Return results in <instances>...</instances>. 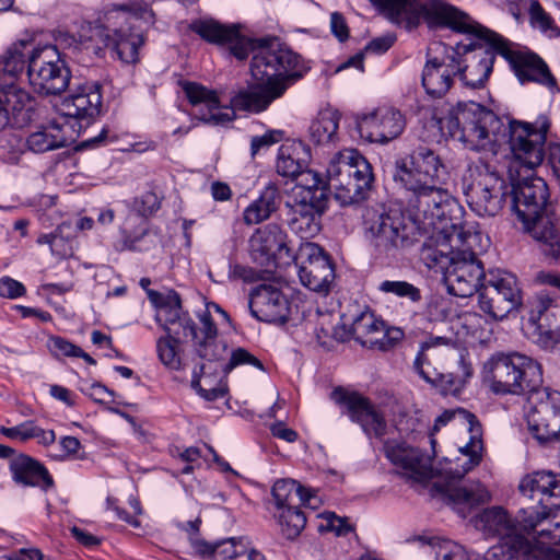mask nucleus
<instances>
[{"label":"nucleus","instance_id":"obj_1","mask_svg":"<svg viewBox=\"0 0 560 560\" xmlns=\"http://www.w3.org/2000/svg\"><path fill=\"white\" fill-rule=\"evenodd\" d=\"M190 30L206 42L228 48L237 59H245L254 51L250 73L256 84L241 90L232 100L235 110L260 113L288 89L289 80L299 75L295 68L299 57L279 39H262L258 47L240 32L237 24H222L213 19L194 21Z\"/></svg>","mask_w":560,"mask_h":560},{"label":"nucleus","instance_id":"obj_2","mask_svg":"<svg viewBox=\"0 0 560 560\" xmlns=\"http://www.w3.org/2000/svg\"><path fill=\"white\" fill-rule=\"evenodd\" d=\"M442 170L439 155L425 148L395 160L393 178L402 190L401 202L418 230H446L447 221L459 208L456 199L439 186Z\"/></svg>","mask_w":560,"mask_h":560},{"label":"nucleus","instance_id":"obj_3","mask_svg":"<svg viewBox=\"0 0 560 560\" xmlns=\"http://www.w3.org/2000/svg\"><path fill=\"white\" fill-rule=\"evenodd\" d=\"M549 128L550 120L545 115L538 116L534 122L511 119L505 125L493 112L476 102L459 103L455 115L440 120L442 137L452 140H528L529 137L546 140Z\"/></svg>","mask_w":560,"mask_h":560},{"label":"nucleus","instance_id":"obj_4","mask_svg":"<svg viewBox=\"0 0 560 560\" xmlns=\"http://www.w3.org/2000/svg\"><path fill=\"white\" fill-rule=\"evenodd\" d=\"M512 209L523 225L540 244L541 253L551 259L560 256L558 230L546 206L549 189L541 177H526L512 184Z\"/></svg>","mask_w":560,"mask_h":560},{"label":"nucleus","instance_id":"obj_5","mask_svg":"<svg viewBox=\"0 0 560 560\" xmlns=\"http://www.w3.org/2000/svg\"><path fill=\"white\" fill-rule=\"evenodd\" d=\"M447 241L452 248L448 265L444 271L447 292L458 298L471 296L478 292L487 275L477 252L483 249L482 233L468 224L451 223Z\"/></svg>","mask_w":560,"mask_h":560},{"label":"nucleus","instance_id":"obj_6","mask_svg":"<svg viewBox=\"0 0 560 560\" xmlns=\"http://www.w3.org/2000/svg\"><path fill=\"white\" fill-rule=\"evenodd\" d=\"M483 381L497 395L527 396L542 385L541 365L518 352L493 354L483 365Z\"/></svg>","mask_w":560,"mask_h":560},{"label":"nucleus","instance_id":"obj_7","mask_svg":"<svg viewBox=\"0 0 560 560\" xmlns=\"http://www.w3.org/2000/svg\"><path fill=\"white\" fill-rule=\"evenodd\" d=\"M326 174L327 185L342 206L364 200L374 180L372 165L354 149L336 153L328 163Z\"/></svg>","mask_w":560,"mask_h":560},{"label":"nucleus","instance_id":"obj_8","mask_svg":"<svg viewBox=\"0 0 560 560\" xmlns=\"http://www.w3.org/2000/svg\"><path fill=\"white\" fill-rule=\"evenodd\" d=\"M102 95L97 83H86L61 103V115L43 127L44 140H75L100 113Z\"/></svg>","mask_w":560,"mask_h":560},{"label":"nucleus","instance_id":"obj_9","mask_svg":"<svg viewBox=\"0 0 560 560\" xmlns=\"http://www.w3.org/2000/svg\"><path fill=\"white\" fill-rule=\"evenodd\" d=\"M381 10L389 20L400 22L408 20L415 23L423 15L435 25L448 26L455 31L469 30L470 18L456 8L441 0H433L422 4L419 0H369Z\"/></svg>","mask_w":560,"mask_h":560},{"label":"nucleus","instance_id":"obj_10","mask_svg":"<svg viewBox=\"0 0 560 560\" xmlns=\"http://www.w3.org/2000/svg\"><path fill=\"white\" fill-rule=\"evenodd\" d=\"M363 224L370 243L382 253L408 245L417 229L400 209H387L383 205L366 208Z\"/></svg>","mask_w":560,"mask_h":560},{"label":"nucleus","instance_id":"obj_11","mask_svg":"<svg viewBox=\"0 0 560 560\" xmlns=\"http://www.w3.org/2000/svg\"><path fill=\"white\" fill-rule=\"evenodd\" d=\"M463 191L469 208L479 217L497 215L509 194V186L495 168L480 165L469 170L463 179Z\"/></svg>","mask_w":560,"mask_h":560},{"label":"nucleus","instance_id":"obj_12","mask_svg":"<svg viewBox=\"0 0 560 560\" xmlns=\"http://www.w3.org/2000/svg\"><path fill=\"white\" fill-rule=\"evenodd\" d=\"M522 304L516 277L505 270H491L478 290V305L489 318L501 320Z\"/></svg>","mask_w":560,"mask_h":560},{"label":"nucleus","instance_id":"obj_13","mask_svg":"<svg viewBox=\"0 0 560 560\" xmlns=\"http://www.w3.org/2000/svg\"><path fill=\"white\" fill-rule=\"evenodd\" d=\"M28 81L43 95H58L66 91L70 71L55 46L37 47L30 56Z\"/></svg>","mask_w":560,"mask_h":560},{"label":"nucleus","instance_id":"obj_14","mask_svg":"<svg viewBox=\"0 0 560 560\" xmlns=\"http://www.w3.org/2000/svg\"><path fill=\"white\" fill-rule=\"evenodd\" d=\"M470 28L460 31L476 35L479 39L486 40L492 48L497 49L511 63L518 80L524 83L535 81L541 84L553 86L555 79L548 70L547 65L536 55L511 50L503 38L488 28L482 27L470 19Z\"/></svg>","mask_w":560,"mask_h":560},{"label":"nucleus","instance_id":"obj_15","mask_svg":"<svg viewBox=\"0 0 560 560\" xmlns=\"http://www.w3.org/2000/svg\"><path fill=\"white\" fill-rule=\"evenodd\" d=\"M526 419L528 429L540 443L560 435V393L548 387H537L527 396Z\"/></svg>","mask_w":560,"mask_h":560},{"label":"nucleus","instance_id":"obj_16","mask_svg":"<svg viewBox=\"0 0 560 560\" xmlns=\"http://www.w3.org/2000/svg\"><path fill=\"white\" fill-rule=\"evenodd\" d=\"M460 48L433 43L427 51V61L422 71V85L433 97L444 96L451 89L458 72Z\"/></svg>","mask_w":560,"mask_h":560},{"label":"nucleus","instance_id":"obj_17","mask_svg":"<svg viewBox=\"0 0 560 560\" xmlns=\"http://www.w3.org/2000/svg\"><path fill=\"white\" fill-rule=\"evenodd\" d=\"M148 296L156 308L155 320L165 331V336L180 341L187 338L194 341L197 338L199 328L189 314L183 310L177 292L149 290Z\"/></svg>","mask_w":560,"mask_h":560},{"label":"nucleus","instance_id":"obj_18","mask_svg":"<svg viewBox=\"0 0 560 560\" xmlns=\"http://www.w3.org/2000/svg\"><path fill=\"white\" fill-rule=\"evenodd\" d=\"M546 142H488L497 164L506 168L514 182L522 171H533L544 162Z\"/></svg>","mask_w":560,"mask_h":560},{"label":"nucleus","instance_id":"obj_19","mask_svg":"<svg viewBox=\"0 0 560 560\" xmlns=\"http://www.w3.org/2000/svg\"><path fill=\"white\" fill-rule=\"evenodd\" d=\"M520 523L535 548L533 557L547 546L560 545V509H540L528 505L520 511Z\"/></svg>","mask_w":560,"mask_h":560},{"label":"nucleus","instance_id":"obj_20","mask_svg":"<svg viewBox=\"0 0 560 560\" xmlns=\"http://www.w3.org/2000/svg\"><path fill=\"white\" fill-rule=\"evenodd\" d=\"M183 92L192 107V116L213 127L225 126L234 119L233 109L221 104L219 94L197 82H183Z\"/></svg>","mask_w":560,"mask_h":560},{"label":"nucleus","instance_id":"obj_21","mask_svg":"<svg viewBox=\"0 0 560 560\" xmlns=\"http://www.w3.org/2000/svg\"><path fill=\"white\" fill-rule=\"evenodd\" d=\"M405 126V118L399 110L382 107L358 118L348 136L360 140H395L402 133Z\"/></svg>","mask_w":560,"mask_h":560},{"label":"nucleus","instance_id":"obj_22","mask_svg":"<svg viewBox=\"0 0 560 560\" xmlns=\"http://www.w3.org/2000/svg\"><path fill=\"white\" fill-rule=\"evenodd\" d=\"M527 331L536 345L542 349H560V302L549 298L540 299L532 310Z\"/></svg>","mask_w":560,"mask_h":560},{"label":"nucleus","instance_id":"obj_23","mask_svg":"<svg viewBox=\"0 0 560 560\" xmlns=\"http://www.w3.org/2000/svg\"><path fill=\"white\" fill-rule=\"evenodd\" d=\"M386 457L399 472L416 481H424L440 475L432 466L430 456L406 442L388 441L384 445Z\"/></svg>","mask_w":560,"mask_h":560},{"label":"nucleus","instance_id":"obj_24","mask_svg":"<svg viewBox=\"0 0 560 560\" xmlns=\"http://www.w3.org/2000/svg\"><path fill=\"white\" fill-rule=\"evenodd\" d=\"M126 7L127 21L119 20L118 30L114 32L110 47L118 58L126 63L138 61V49L144 43L142 33L132 23L138 16L147 19L152 16L148 5L143 2H132Z\"/></svg>","mask_w":560,"mask_h":560},{"label":"nucleus","instance_id":"obj_25","mask_svg":"<svg viewBox=\"0 0 560 560\" xmlns=\"http://www.w3.org/2000/svg\"><path fill=\"white\" fill-rule=\"evenodd\" d=\"M331 398L347 408L350 419L358 422L369 436L382 438L385 434L386 421L369 399L341 387L332 390Z\"/></svg>","mask_w":560,"mask_h":560},{"label":"nucleus","instance_id":"obj_26","mask_svg":"<svg viewBox=\"0 0 560 560\" xmlns=\"http://www.w3.org/2000/svg\"><path fill=\"white\" fill-rule=\"evenodd\" d=\"M298 275L301 283L315 292L327 291L334 279V268L322 247L305 244L300 252Z\"/></svg>","mask_w":560,"mask_h":560},{"label":"nucleus","instance_id":"obj_27","mask_svg":"<svg viewBox=\"0 0 560 560\" xmlns=\"http://www.w3.org/2000/svg\"><path fill=\"white\" fill-rule=\"evenodd\" d=\"M518 490L536 510L560 509V475L535 471L522 478Z\"/></svg>","mask_w":560,"mask_h":560},{"label":"nucleus","instance_id":"obj_28","mask_svg":"<svg viewBox=\"0 0 560 560\" xmlns=\"http://www.w3.org/2000/svg\"><path fill=\"white\" fill-rule=\"evenodd\" d=\"M452 355L454 357V354ZM455 357H457V369L455 371L446 373L439 372L438 369H433L432 372L423 371L422 363L425 358L422 353L415 358L412 369L425 383L439 389L441 394L457 396L472 376V368L458 350Z\"/></svg>","mask_w":560,"mask_h":560},{"label":"nucleus","instance_id":"obj_29","mask_svg":"<svg viewBox=\"0 0 560 560\" xmlns=\"http://www.w3.org/2000/svg\"><path fill=\"white\" fill-rule=\"evenodd\" d=\"M469 434L468 441L458 447V456L454 459H445L444 467L438 471L445 475L447 480L462 479L467 472L477 467L482 459V429L475 418L471 425L464 427Z\"/></svg>","mask_w":560,"mask_h":560},{"label":"nucleus","instance_id":"obj_30","mask_svg":"<svg viewBox=\"0 0 560 560\" xmlns=\"http://www.w3.org/2000/svg\"><path fill=\"white\" fill-rule=\"evenodd\" d=\"M119 20L127 21L126 7L107 11L103 19L95 23H82L79 28V40L82 48L100 55L104 48L110 47L114 32H119Z\"/></svg>","mask_w":560,"mask_h":560},{"label":"nucleus","instance_id":"obj_31","mask_svg":"<svg viewBox=\"0 0 560 560\" xmlns=\"http://www.w3.org/2000/svg\"><path fill=\"white\" fill-rule=\"evenodd\" d=\"M249 308L261 322L284 323L289 315V302L282 292L267 284H261L250 293Z\"/></svg>","mask_w":560,"mask_h":560},{"label":"nucleus","instance_id":"obj_32","mask_svg":"<svg viewBox=\"0 0 560 560\" xmlns=\"http://www.w3.org/2000/svg\"><path fill=\"white\" fill-rule=\"evenodd\" d=\"M328 201L293 200L287 203L288 224L301 238H311L320 231V219Z\"/></svg>","mask_w":560,"mask_h":560},{"label":"nucleus","instance_id":"obj_33","mask_svg":"<svg viewBox=\"0 0 560 560\" xmlns=\"http://www.w3.org/2000/svg\"><path fill=\"white\" fill-rule=\"evenodd\" d=\"M458 47L460 56L457 75L467 86L474 89L482 86L492 71L493 52L481 47L475 49H469L467 46Z\"/></svg>","mask_w":560,"mask_h":560},{"label":"nucleus","instance_id":"obj_34","mask_svg":"<svg viewBox=\"0 0 560 560\" xmlns=\"http://www.w3.org/2000/svg\"><path fill=\"white\" fill-rule=\"evenodd\" d=\"M475 527L490 536H498L499 542H515L516 538L529 539L525 537L520 523H515L509 513L501 506L486 509L475 520Z\"/></svg>","mask_w":560,"mask_h":560},{"label":"nucleus","instance_id":"obj_35","mask_svg":"<svg viewBox=\"0 0 560 560\" xmlns=\"http://www.w3.org/2000/svg\"><path fill=\"white\" fill-rule=\"evenodd\" d=\"M199 319V335L192 341L196 354L209 364L215 363L214 372L220 369V364L224 362L228 346L223 340L218 339V328L209 312L197 315Z\"/></svg>","mask_w":560,"mask_h":560},{"label":"nucleus","instance_id":"obj_36","mask_svg":"<svg viewBox=\"0 0 560 560\" xmlns=\"http://www.w3.org/2000/svg\"><path fill=\"white\" fill-rule=\"evenodd\" d=\"M253 250L273 258H291L288 247V235L277 224H267L258 229L250 237Z\"/></svg>","mask_w":560,"mask_h":560},{"label":"nucleus","instance_id":"obj_37","mask_svg":"<svg viewBox=\"0 0 560 560\" xmlns=\"http://www.w3.org/2000/svg\"><path fill=\"white\" fill-rule=\"evenodd\" d=\"M445 495L453 510L462 517H466L475 508L490 501V492L480 482L465 486H451L447 483Z\"/></svg>","mask_w":560,"mask_h":560},{"label":"nucleus","instance_id":"obj_38","mask_svg":"<svg viewBox=\"0 0 560 560\" xmlns=\"http://www.w3.org/2000/svg\"><path fill=\"white\" fill-rule=\"evenodd\" d=\"M0 112L4 114L5 126L13 118L16 122H25L30 119L33 108L31 95L21 88L8 85L0 90Z\"/></svg>","mask_w":560,"mask_h":560},{"label":"nucleus","instance_id":"obj_39","mask_svg":"<svg viewBox=\"0 0 560 560\" xmlns=\"http://www.w3.org/2000/svg\"><path fill=\"white\" fill-rule=\"evenodd\" d=\"M10 469L15 482L32 487H50L52 479L47 469L37 460L26 456L19 455L11 459Z\"/></svg>","mask_w":560,"mask_h":560},{"label":"nucleus","instance_id":"obj_40","mask_svg":"<svg viewBox=\"0 0 560 560\" xmlns=\"http://www.w3.org/2000/svg\"><path fill=\"white\" fill-rule=\"evenodd\" d=\"M311 156V149L306 142H292V145H282L277 160V172L281 176L294 178Z\"/></svg>","mask_w":560,"mask_h":560},{"label":"nucleus","instance_id":"obj_41","mask_svg":"<svg viewBox=\"0 0 560 560\" xmlns=\"http://www.w3.org/2000/svg\"><path fill=\"white\" fill-rule=\"evenodd\" d=\"M292 189L293 200L328 201L326 183L319 173L312 170H302L295 177Z\"/></svg>","mask_w":560,"mask_h":560},{"label":"nucleus","instance_id":"obj_42","mask_svg":"<svg viewBox=\"0 0 560 560\" xmlns=\"http://www.w3.org/2000/svg\"><path fill=\"white\" fill-rule=\"evenodd\" d=\"M410 541L424 546L434 555L435 560H471L470 555L463 546L448 539L417 536L410 539Z\"/></svg>","mask_w":560,"mask_h":560},{"label":"nucleus","instance_id":"obj_43","mask_svg":"<svg viewBox=\"0 0 560 560\" xmlns=\"http://www.w3.org/2000/svg\"><path fill=\"white\" fill-rule=\"evenodd\" d=\"M37 47L32 42L20 40L8 48L1 59L2 71L11 77L22 73L26 67L30 68V56Z\"/></svg>","mask_w":560,"mask_h":560},{"label":"nucleus","instance_id":"obj_44","mask_svg":"<svg viewBox=\"0 0 560 560\" xmlns=\"http://www.w3.org/2000/svg\"><path fill=\"white\" fill-rule=\"evenodd\" d=\"M340 117L337 109L330 107L322 109L308 127L310 137L313 140H332L338 136Z\"/></svg>","mask_w":560,"mask_h":560},{"label":"nucleus","instance_id":"obj_45","mask_svg":"<svg viewBox=\"0 0 560 560\" xmlns=\"http://www.w3.org/2000/svg\"><path fill=\"white\" fill-rule=\"evenodd\" d=\"M535 548L529 539L516 538L515 542H498L488 549L483 560H518L529 558Z\"/></svg>","mask_w":560,"mask_h":560},{"label":"nucleus","instance_id":"obj_46","mask_svg":"<svg viewBox=\"0 0 560 560\" xmlns=\"http://www.w3.org/2000/svg\"><path fill=\"white\" fill-rule=\"evenodd\" d=\"M271 493L278 510L295 506L296 501L306 502L310 500L305 490L295 480L291 479L276 481Z\"/></svg>","mask_w":560,"mask_h":560},{"label":"nucleus","instance_id":"obj_47","mask_svg":"<svg viewBox=\"0 0 560 560\" xmlns=\"http://www.w3.org/2000/svg\"><path fill=\"white\" fill-rule=\"evenodd\" d=\"M276 187H267L262 195L245 209V223L248 225L258 224L261 221L268 219L270 214L276 210Z\"/></svg>","mask_w":560,"mask_h":560},{"label":"nucleus","instance_id":"obj_48","mask_svg":"<svg viewBox=\"0 0 560 560\" xmlns=\"http://www.w3.org/2000/svg\"><path fill=\"white\" fill-rule=\"evenodd\" d=\"M384 330V322L376 319L369 311H360L352 315V332L354 339L362 346L368 347V340H373L378 332Z\"/></svg>","mask_w":560,"mask_h":560},{"label":"nucleus","instance_id":"obj_49","mask_svg":"<svg viewBox=\"0 0 560 560\" xmlns=\"http://www.w3.org/2000/svg\"><path fill=\"white\" fill-rule=\"evenodd\" d=\"M276 516L282 535L288 539L296 538L306 525V516L296 506L278 510Z\"/></svg>","mask_w":560,"mask_h":560},{"label":"nucleus","instance_id":"obj_50","mask_svg":"<svg viewBox=\"0 0 560 560\" xmlns=\"http://www.w3.org/2000/svg\"><path fill=\"white\" fill-rule=\"evenodd\" d=\"M476 416L469 411H467L464 408H455V409H447L443 411L440 416L436 417L434 420V424L432 427L431 433H430V442L432 445V448L434 450L435 446V440L434 434L441 430V428L445 427L448 423H452L455 427H465V425H471V423L475 421Z\"/></svg>","mask_w":560,"mask_h":560},{"label":"nucleus","instance_id":"obj_51","mask_svg":"<svg viewBox=\"0 0 560 560\" xmlns=\"http://www.w3.org/2000/svg\"><path fill=\"white\" fill-rule=\"evenodd\" d=\"M440 347L447 348V352H450V354H454L455 355L457 353V349H456L454 342L451 339H448L446 337H440V336H436V337L431 336V337H429L425 341H423L420 345L419 351L416 354V358H418L421 353L425 358V360L422 363V370L423 371L432 372V370L434 368L431 366V360L430 359L432 357H435V355L440 354V351H438V348H440Z\"/></svg>","mask_w":560,"mask_h":560},{"label":"nucleus","instance_id":"obj_52","mask_svg":"<svg viewBox=\"0 0 560 560\" xmlns=\"http://www.w3.org/2000/svg\"><path fill=\"white\" fill-rule=\"evenodd\" d=\"M179 342L180 340H175L167 336L159 338L156 342V350L161 362L174 370L180 368Z\"/></svg>","mask_w":560,"mask_h":560},{"label":"nucleus","instance_id":"obj_53","mask_svg":"<svg viewBox=\"0 0 560 560\" xmlns=\"http://www.w3.org/2000/svg\"><path fill=\"white\" fill-rule=\"evenodd\" d=\"M378 290L384 293L394 294L398 298H406L411 302L421 300L420 290L407 281L385 280L380 283Z\"/></svg>","mask_w":560,"mask_h":560},{"label":"nucleus","instance_id":"obj_54","mask_svg":"<svg viewBox=\"0 0 560 560\" xmlns=\"http://www.w3.org/2000/svg\"><path fill=\"white\" fill-rule=\"evenodd\" d=\"M404 338V331L397 327L386 328L377 334L373 340H368V348L378 349L381 351H389L394 349Z\"/></svg>","mask_w":560,"mask_h":560},{"label":"nucleus","instance_id":"obj_55","mask_svg":"<svg viewBox=\"0 0 560 560\" xmlns=\"http://www.w3.org/2000/svg\"><path fill=\"white\" fill-rule=\"evenodd\" d=\"M247 548L244 538H229L214 544V556L217 560H232L244 552Z\"/></svg>","mask_w":560,"mask_h":560},{"label":"nucleus","instance_id":"obj_56","mask_svg":"<svg viewBox=\"0 0 560 560\" xmlns=\"http://www.w3.org/2000/svg\"><path fill=\"white\" fill-rule=\"evenodd\" d=\"M240 365H252L258 370H264L261 361L244 348L233 350L230 360L220 364V370L228 374Z\"/></svg>","mask_w":560,"mask_h":560},{"label":"nucleus","instance_id":"obj_57","mask_svg":"<svg viewBox=\"0 0 560 560\" xmlns=\"http://www.w3.org/2000/svg\"><path fill=\"white\" fill-rule=\"evenodd\" d=\"M69 228L70 224L63 222L56 229V237L55 243L52 244L51 254L59 258H66L73 254L71 241L63 236L65 230Z\"/></svg>","mask_w":560,"mask_h":560},{"label":"nucleus","instance_id":"obj_58","mask_svg":"<svg viewBox=\"0 0 560 560\" xmlns=\"http://www.w3.org/2000/svg\"><path fill=\"white\" fill-rule=\"evenodd\" d=\"M0 432L9 439H19L21 441L33 439V435L36 434L34 433L33 421H24L12 428L0 427Z\"/></svg>","mask_w":560,"mask_h":560},{"label":"nucleus","instance_id":"obj_59","mask_svg":"<svg viewBox=\"0 0 560 560\" xmlns=\"http://www.w3.org/2000/svg\"><path fill=\"white\" fill-rule=\"evenodd\" d=\"M26 292L25 287L20 281L8 276L0 279V296L5 299H16L23 296Z\"/></svg>","mask_w":560,"mask_h":560},{"label":"nucleus","instance_id":"obj_60","mask_svg":"<svg viewBox=\"0 0 560 560\" xmlns=\"http://www.w3.org/2000/svg\"><path fill=\"white\" fill-rule=\"evenodd\" d=\"M25 142H0V160L8 163L19 161L21 154L25 152Z\"/></svg>","mask_w":560,"mask_h":560},{"label":"nucleus","instance_id":"obj_61","mask_svg":"<svg viewBox=\"0 0 560 560\" xmlns=\"http://www.w3.org/2000/svg\"><path fill=\"white\" fill-rule=\"evenodd\" d=\"M48 348L50 352L56 357H74L78 350V346L69 342L61 337H51L48 340Z\"/></svg>","mask_w":560,"mask_h":560},{"label":"nucleus","instance_id":"obj_62","mask_svg":"<svg viewBox=\"0 0 560 560\" xmlns=\"http://www.w3.org/2000/svg\"><path fill=\"white\" fill-rule=\"evenodd\" d=\"M161 198L153 191L144 192L137 201L138 211L144 215H151L160 209Z\"/></svg>","mask_w":560,"mask_h":560},{"label":"nucleus","instance_id":"obj_63","mask_svg":"<svg viewBox=\"0 0 560 560\" xmlns=\"http://www.w3.org/2000/svg\"><path fill=\"white\" fill-rule=\"evenodd\" d=\"M530 19L542 32L547 33L553 25L551 18L545 12L538 1H533L529 8Z\"/></svg>","mask_w":560,"mask_h":560},{"label":"nucleus","instance_id":"obj_64","mask_svg":"<svg viewBox=\"0 0 560 560\" xmlns=\"http://www.w3.org/2000/svg\"><path fill=\"white\" fill-rule=\"evenodd\" d=\"M547 159L552 176L560 185V142H550Z\"/></svg>","mask_w":560,"mask_h":560}]
</instances>
